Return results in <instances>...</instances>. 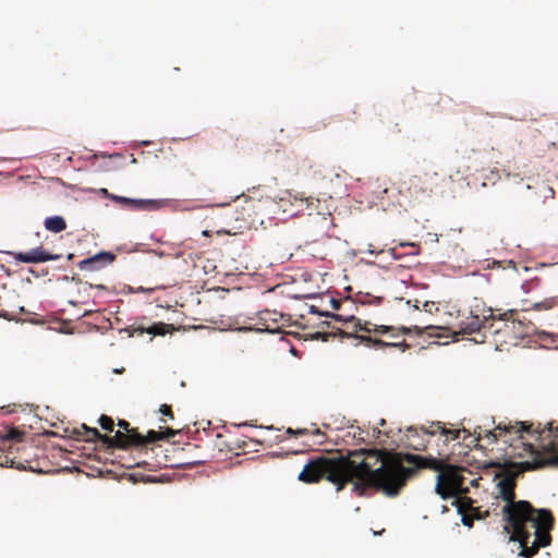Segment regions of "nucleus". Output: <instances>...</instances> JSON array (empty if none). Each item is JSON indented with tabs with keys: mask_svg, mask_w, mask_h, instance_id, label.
<instances>
[{
	"mask_svg": "<svg viewBox=\"0 0 558 558\" xmlns=\"http://www.w3.org/2000/svg\"><path fill=\"white\" fill-rule=\"evenodd\" d=\"M545 187H546V190H547L549 193H551V194L554 195V190H553L551 187H549V186H545Z\"/></svg>",
	"mask_w": 558,
	"mask_h": 558,
	"instance_id": "obj_32",
	"label": "nucleus"
},
{
	"mask_svg": "<svg viewBox=\"0 0 558 558\" xmlns=\"http://www.w3.org/2000/svg\"><path fill=\"white\" fill-rule=\"evenodd\" d=\"M534 307H535L536 310H542V308L547 310V308H550V307H551V303H550V302L535 303V304H534Z\"/></svg>",
	"mask_w": 558,
	"mask_h": 558,
	"instance_id": "obj_27",
	"label": "nucleus"
},
{
	"mask_svg": "<svg viewBox=\"0 0 558 558\" xmlns=\"http://www.w3.org/2000/svg\"><path fill=\"white\" fill-rule=\"evenodd\" d=\"M422 469H430L438 472L436 493L440 495L442 499L458 497L469 493V488L465 485V477L462 474L464 470L446 464L445 459L421 458V470Z\"/></svg>",
	"mask_w": 558,
	"mask_h": 558,
	"instance_id": "obj_4",
	"label": "nucleus"
},
{
	"mask_svg": "<svg viewBox=\"0 0 558 558\" xmlns=\"http://www.w3.org/2000/svg\"><path fill=\"white\" fill-rule=\"evenodd\" d=\"M485 437L492 439V442L504 437V441L513 447L512 457H531V460L513 463L512 466L518 470L507 471V475L497 484L498 497L506 501L502 508L504 519L507 522L505 529L509 532L510 527V539L520 543V555L531 558L539 548L549 545L551 539L549 531L553 527L554 518L549 510L535 509L525 500H514L515 477L524 471H531L525 469V463L558 454V423L548 422L542 425V423L500 422L494 430H486Z\"/></svg>",
	"mask_w": 558,
	"mask_h": 558,
	"instance_id": "obj_1",
	"label": "nucleus"
},
{
	"mask_svg": "<svg viewBox=\"0 0 558 558\" xmlns=\"http://www.w3.org/2000/svg\"><path fill=\"white\" fill-rule=\"evenodd\" d=\"M100 192H101V194H104V195H106L107 197H109V198H110V195H111V194H109V193H108V190H107V189H101V190H100Z\"/></svg>",
	"mask_w": 558,
	"mask_h": 558,
	"instance_id": "obj_30",
	"label": "nucleus"
},
{
	"mask_svg": "<svg viewBox=\"0 0 558 558\" xmlns=\"http://www.w3.org/2000/svg\"><path fill=\"white\" fill-rule=\"evenodd\" d=\"M287 434L291 436H304V435H311L317 438V441L315 444L323 445L326 440V434L323 433L319 428H298L293 429L289 427L287 429Z\"/></svg>",
	"mask_w": 558,
	"mask_h": 558,
	"instance_id": "obj_14",
	"label": "nucleus"
},
{
	"mask_svg": "<svg viewBox=\"0 0 558 558\" xmlns=\"http://www.w3.org/2000/svg\"><path fill=\"white\" fill-rule=\"evenodd\" d=\"M422 312L425 315H434L435 319L421 318V342H425L426 338H441V331H444L445 328L442 326L444 319H441L440 316H444L446 313L441 311L438 304H436L433 301H426L423 304V310L421 311V313ZM432 343L439 344V342L437 341H428L427 345L421 343V349H425Z\"/></svg>",
	"mask_w": 558,
	"mask_h": 558,
	"instance_id": "obj_9",
	"label": "nucleus"
},
{
	"mask_svg": "<svg viewBox=\"0 0 558 558\" xmlns=\"http://www.w3.org/2000/svg\"><path fill=\"white\" fill-rule=\"evenodd\" d=\"M113 372L117 373V374H121V373L124 372V368L123 367L122 368H116Z\"/></svg>",
	"mask_w": 558,
	"mask_h": 558,
	"instance_id": "obj_31",
	"label": "nucleus"
},
{
	"mask_svg": "<svg viewBox=\"0 0 558 558\" xmlns=\"http://www.w3.org/2000/svg\"><path fill=\"white\" fill-rule=\"evenodd\" d=\"M25 437V433L14 427H3L0 429V439L2 441L21 442Z\"/></svg>",
	"mask_w": 558,
	"mask_h": 558,
	"instance_id": "obj_17",
	"label": "nucleus"
},
{
	"mask_svg": "<svg viewBox=\"0 0 558 558\" xmlns=\"http://www.w3.org/2000/svg\"><path fill=\"white\" fill-rule=\"evenodd\" d=\"M45 228L53 233L62 232L66 229V222L61 216L47 217L44 222Z\"/></svg>",
	"mask_w": 558,
	"mask_h": 558,
	"instance_id": "obj_16",
	"label": "nucleus"
},
{
	"mask_svg": "<svg viewBox=\"0 0 558 558\" xmlns=\"http://www.w3.org/2000/svg\"><path fill=\"white\" fill-rule=\"evenodd\" d=\"M159 412L165 415V416H168L170 420H173V412H172V409L170 405L168 404H161L160 409H159Z\"/></svg>",
	"mask_w": 558,
	"mask_h": 558,
	"instance_id": "obj_24",
	"label": "nucleus"
},
{
	"mask_svg": "<svg viewBox=\"0 0 558 558\" xmlns=\"http://www.w3.org/2000/svg\"><path fill=\"white\" fill-rule=\"evenodd\" d=\"M546 466L558 468V454H551L548 459H536L534 462L525 463V469L537 470Z\"/></svg>",
	"mask_w": 558,
	"mask_h": 558,
	"instance_id": "obj_18",
	"label": "nucleus"
},
{
	"mask_svg": "<svg viewBox=\"0 0 558 558\" xmlns=\"http://www.w3.org/2000/svg\"><path fill=\"white\" fill-rule=\"evenodd\" d=\"M99 424H100L101 428H104L106 430H109V432L113 430L114 423L110 416L102 414L99 417Z\"/></svg>",
	"mask_w": 558,
	"mask_h": 558,
	"instance_id": "obj_22",
	"label": "nucleus"
},
{
	"mask_svg": "<svg viewBox=\"0 0 558 558\" xmlns=\"http://www.w3.org/2000/svg\"><path fill=\"white\" fill-rule=\"evenodd\" d=\"M470 513L474 517V520H482L489 515V511H482L478 507L469 506Z\"/></svg>",
	"mask_w": 558,
	"mask_h": 558,
	"instance_id": "obj_21",
	"label": "nucleus"
},
{
	"mask_svg": "<svg viewBox=\"0 0 558 558\" xmlns=\"http://www.w3.org/2000/svg\"><path fill=\"white\" fill-rule=\"evenodd\" d=\"M170 328H172L171 325H168V324H165V323H155V324H153L149 327L137 326L135 328V331L138 335H143V333L147 332V333H150V335H154V336H157V335L158 336H162L166 332H168Z\"/></svg>",
	"mask_w": 558,
	"mask_h": 558,
	"instance_id": "obj_15",
	"label": "nucleus"
},
{
	"mask_svg": "<svg viewBox=\"0 0 558 558\" xmlns=\"http://www.w3.org/2000/svg\"><path fill=\"white\" fill-rule=\"evenodd\" d=\"M458 509H459V512L462 514V523L463 525L468 526V527H472L473 526V522H474V517L469 512H464V509H463V502L462 500H458Z\"/></svg>",
	"mask_w": 558,
	"mask_h": 558,
	"instance_id": "obj_19",
	"label": "nucleus"
},
{
	"mask_svg": "<svg viewBox=\"0 0 558 558\" xmlns=\"http://www.w3.org/2000/svg\"><path fill=\"white\" fill-rule=\"evenodd\" d=\"M299 481L313 484L326 478L337 487V492L342 490L345 485L359 478L369 484L378 483V477L367 470L364 463L360 465L352 464L349 457H324L320 456L306 463L298 476Z\"/></svg>",
	"mask_w": 558,
	"mask_h": 558,
	"instance_id": "obj_3",
	"label": "nucleus"
},
{
	"mask_svg": "<svg viewBox=\"0 0 558 558\" xmlns=\"http://www.w3.org/2000/svg\"><path fill=\"white\" fill-rule=\"evenodd\" d=\"M177 430L172 428H166L165 430L156 432L149 430L146 436H143L138 432H134L133 434H126L121 430H118L114 436L110 437L108 435L101 436V442L107 445L108 448H121L126 449L131 447H146L149 444H153L157 440L169 439L175 436Z\"/></svg>",
	"mask_w": 558,
	"mask_h": 558,
	"instance_id": "obj_7",
	"label": "nucleus"
},
{
	"mask_svg": "<svg viewBox=\"0 0 558 558\" xmlns=\"http://www.w3.org/2000/svg\"><path fill=\"white\" fill-rule=\"evenodd\" d=\"M332 319L336 322H341L343 324L351 323L353 324L354 331H365V332H372L375 333H388L391 341L386 342L380 339H373L369 336H356L355 338L360 339L363 342L373 343L375 348H383V347H401L407 345L404 340L401 342L397 341V339L400 337V335H404L410 332V329L407 327H401L398 329V332H395L396 328L392 326H385V325H373L369 322H365L364 324L361 323L360 319H356L354 316H351L349 319H343L342 316L332 314L329 315Z\"/></svg>",
	"mask_w": 558,
	"mask_h": 558,
	"instance_id": "obj_6",
	"label": "nucleus"
},
{
	"mask_svg": "<svg viewBox=\"0 0 558 558\" xmlns=\"http://www.w3.org/2000/svg\"><path fill=\"white\" fill-rule=\"evenodd\" d=\"M283 315L280 313H277L275 311H263L259 314L258 320L260 330H265L270 333L279 332L280 331V322L282 320Z\"/></svg>",
	"mask_w": 558,
	"mask_h": 558,
	"instance_id": "obj_12",
	"label": "nucleus"
},
{
	"mask_svg": "<svg viewBox=\"0 0 558 558\" xmlns=\"http://www.w3.org/2000/svg\"><path fill=\"white\" fill-rule=\"evenodd\" d=\"M118 426H119L120 428L124 429L126 434H133L134 432H137V429H136V428H132V427L130 426V423H129V422H126V421H124V420H120V421L118 422Z\"/></svg>",
	"mask_w": 558,
	"mask_h": 558,
	"instance_id": "obj_23",
	"label": "nucleus"
},
{
	"mask_svg": "<svg viewBox=\"0 0 558 558\" xmlns=\"http://www.w3.org/2000/svg\"><path fill=\"white\" fill-rule=\"evenodd\" d=\"M514 315H517V311L510 310V311H508V312L502 314L501 319L506 320V322H509L510 319H512L511 324H513L514 323V319H513Z\"/></svg>",
	"mask_w": 558,
	"mask_h": 558,
	"instance_id": "obj_26",
	"label": "nucleus"
},
{
	"mask_svg": "<svg viewBox=\"0 0 558 558\" xmlns=\"http://www.w3.org/2000/svg\"><path fill=\"white\" fill-rule=\"evenodd\" d=\"M13 259L19 263L38 264L59 259L60 255L51 254L43 246H37L28 252H12Z\"/></svg>",
	"mask_w": 558,
	"mask_h": 558,
	"instance_id": "obj_10",
	"label": "nucleus"
},
{
	"mask_svg": "<svg viewBox=\"0 0 558 558\" xmlns=\"http://www.w3.org/2000/svg\"><path fill=\"white\" fill-rule=\"evenodd\" d=\"M116 256L109 252H100L92 257L81 260L77 266L81 270H98L114 260Z\"/></svg>",
	"mask_w": 558,
	"mask_h": 558,
	"instance_id": "obj_11",
	"label": "nucleus"
},
{
	"mask_svg": "<svg viewBox=\"0 0 558 558\" xmlns=\"http://www.w3.org/2000/svg\"><path fill=\"white\" fill-rule=\"evenodd\" d=\"M438 233L436 232H426V235H425V243H436L438 242Z\"/></svg>",
	"mask_w": 558,
	"mask_h": 558,
	"instance_id": "obj_25",
	"label": "nucleus"
},
{
	"mask_svg": "<svg viewBox=\"0 0 558 558\" xmlns=\"http://www.w3.org/2000/svg\"><path fill=\"white\" fill-rule=\"evenodd\" d=\"M461 433L466 430L447 428L439 421L421 425V451L428 453L425 458L446 460L450 441L459 439Z\"/></svg>",
	"mask_w": 558,
	"mask_h": 558,
	"instance_id": "obj_5",
	"label": "nucleus"
},
{
	"mask_svg": "<svg viewBox=\"0 0 558 558\" xmlns=\"http://www.w3.org/2000/svg\"><path fill=\"white\" fill-rule=\"evenodd\" d=\"M478 481H480V478H473V480L470 481V484L472 486H477L478 485Z\"/></svg>",
	"mask_w": 558,
	"mask_h": 558,
	"instance_id": "obj_29",
	"label": "nucleus"
},
{
	"mask_svg": "<svg viewBox=\"0 0 558 558\" xmlns=\"http://www.w3.org/2000/svg\"><path fill=\"white\" fill-rule=\"evenodd\" d=\"M460 320L458 323V332L471 335L482 330L492 329L494 327V313L490 308L485 310L476 304L469 311L459 312Z\"/></svg>",
	"mask_w": 558,
	"mask_h": 558,
	"instance_id": "obj_8",
	"label": "nucleus"
},
{
	"mask_svg": "<svg viewBox=\"0 0 558 558\" xmlns=\"http://www.w3.org/2000/svg\"><path fill=\"white\" fill-rule=\"evenodd\" d=\"M326 324H327L329 327H331L332 329H335V330L339 331V332L341 333V336H342V337H350V336H351L349 332H345V331L341 330V328H340V327H336V326L331 325V323H330V322H328V323H326Z\"/></svg>",
	"mask_w": 558,
	"mask_h": 558,
	"instance_id": "obj_28",
	"label": "nucleus"
},
{
	"mask_svg": "<svg viewBox=\"0 0 558 558\" xmlns=\"http://www.w3.org/2000/svg\"><path fill=\"white\" fill-rule=\"evenodd\" d=\"M352 464L364 463L369 473L376 475L378 483L369 484L353 478V490L363 495L367 488L380 489L387 496H396L418 470V454L391 452L386 450H361L351 453Z\"/></svg>",
	"mask_w": 558,
	"mask_h": 558,
	"instance_id": "obj_2",
	"label": "nucleus"
},
{
	"mask_svg": "<svg viewBox=\"0 0 558 558\" xmlns=\"http://www.w3.org/2000/svg\"><path fill=\"white\" fill-rule=\"evenodd\" d=\"M110 199L118 204L129 206L132 209H151L156 208L158 205L156 201L151 199H133L118 195H110Z\"/></svg>",
	"mask_w": 558,
	"mask_h": 558,
	"instance_id": "obj_13",
	"label": "nucleus"
},
{
	"mask_svg": "<svg viewBox=\"0 0 558 558\" xmlns=\"http://www.w3.org/2000/svg\"><path fill=\"white\" fill-rule=\"evenodd\" d=\"M83 428L85 429V439L86 440H100L102 434L99 433L97 428L94 427H87L86 425H83Z\"/></svg>",
	"mask_w": 558,
	"mask_h": 558,
	"instance_id": "obj_20",
	"label": "nucleus"
}]
</instances>
